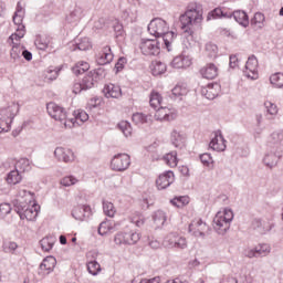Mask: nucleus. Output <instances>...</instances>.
<instances>
[{
	"mask_svg": "<svg viewBox=\"0 0 283 283\" xmlns=\"http://www.w3.org/2000/svg\"><path fill=\"white\" fill-rule=\"evenodd\" d=\"M148 32L155 39L161 40L166 50L171 52L174 50V41H176V33L169 31V24L161 18H155L148 24Z\"/></svg>",
	"mask_w": 283,
	"mask_h": 283,
	"instance_id": "1",
	"label": "nucleus"
},
{
	"mask_svg": "<svg viewBox=\"0 0 283 283\" xmlns=\"http://www.w3.org/2000/svg\"><path fill=\"white\" fill-rule=\"evenodd\" d=\"M181 30L187 36H192L193 25L202 21V10L197 3H190L184 14L180 15Z\"/></svg>",
	"mask_w": 283,
	"mask_h": 283,
	"instance_id": "2",
	"label": "nucleus"
},
{
	"mask_svg": "<svg viewBox=\"0 0 283 283\" xmlns=\"http://www.w3.org/2000/svg\"><path fill=\"white\" fill-rule=\"evenodd\" d=\"M233 221V211L226 209L223 212H218L213 218V228L219 235H224L229 229H231V222Z\"/></svg>",
	"mask_w": 283,
	"mask_h": 283,
	"instance_id": "3",
	"label": "nucleus"
},
{
	"mask_svg": "<svg viewBox=\"0 0 283 283\" xmlns=\"http://www.w3.org/2000/svg\"><path fill=\"white\" fill-rule=\"evenodd\" d=\"M18 112L19 105L15 103H12L8 107L0 109V120H2V123H4L6 125V127L0 126V134L10 132V125L12 124V120H14V117L17 116Z\"/></svg>",
	"mask_w": 283,
	"mask_h": 283,
	"instance_id": "4",
	"label": "nucleus"
},
{
	"mask_svg": "<svg viewBox=\"0 0 283 283\" xmlns=\"http://www.w3.org/2000/svg\"><path fill=\"white\" fill-rule=\"evenodd\" d=\"M139 49L144 56H158L160 54V40L156 39H142Z\"/></svg>",
	"mask_w": 283,
	"mask_h": 283,
	"instance_id": "5",
	"label": "nucleus"
},
{
	"mask_svg": "<svg viewBox=\"0 0 283 283\" xmlns=\"http://www.w3.org/2000/svg\"><path fill=\"white\" fill-rule=\"evenodd\" d=\"M46 111L51 118L59 120L64 127H67V111H65L63 106H59V104L51 102L46 104Z\"/></svg>",
	"mask_w": 283,
	"mask_h": 283,
	"instance_id": "6",
	"label": "nucleus"
},
{
	"mask_svg": "<svg viewBox=\"0 0 283 283\" xmlns=\"http://www.w3.org/2000/svg\"><path fill=\"white\" fill-rule=\"evenodd\" d=\"M164 244L168 249H179L180 251H185V249H187V238L181 237L176 232H171L164 239Z\"/></svg>",
	"mask_w": 283,
	"mask_h": 283,
	"instance_id": "7",
	"label": "nucleus"
},
{
	"mask_svg": "<svg viewBox=\"0 0 283 283\" xmlns=\"http://www.w3.org/2000/svg\"><path fill=\"white\" fill-rule=\"evenodd\" d=\"M132 165V158L127 154H117L111 161L113 171H127Z\"/></svg>",
	"mask_w": 283,
	"mask_h": 283,
	"instance_id": "8",
	"label": "nucleus"
},
{
	"mask_svg": "<svg viewBox=\"0 0 283 283\" xmlns=\"http://www.w3.org/2000/svg\"><path fill=\"white\" fill-rule=\"evenodd\" d=\"M274 224L273 221L269 218H264V219H253L252 223H251V228L253 229V231H256V233H260V235H265V233H269V231H271V229H273Z\"/></svg>",
	"mask_w": 283,
	"mask_h": 283,
	"instance_id": "9",
	"label": "nucleus"
},
{
	"mask_svg": "<svg viewBox=\"0 0 283 283\" xmlns=\"http://www.w3.org/2000/svg\"><path fill=\"white\" fill-rule=\"evenodd\" d=\"M23 14L22 13H14L13 15V23L18 25L17 32L11 34L9 40L10 41H21L25 36V25L23 24Z\"/></svg>",
	"mask_w": 283,
	"mask_h": 283,
	"instance_id": "10",
	"label": "nucleus"
},
{
	"mask_svg": "<svg viewBox=\"0 0 283 283\" xmlns=\"http://www.w3.org/2000/svg\"><path fill=\"white\" fill-rule=\"evenodd\" d=\"M175 176L174 171L168 170L164 174L159 175V177L156 180L157 189L159 191H163V189H167V187H171L174 185Z\"/></svg>",
	"mask_w": 283,
	"mask_h": 283,
	"instance_id": "11",
	"label": "nucleus"
},
{
	"mask_svg": "<svg viewBox=\"0 0 283 283\" xmlns=\"http://www.w3.org/2000/svg\"><path fill=\"white\" fill-rule=\"evenodd\" d=\"M54 156L59 163H74V151L70 148L56 147Z\"/></svg>",
	"mask_w": 283,
	"mask_h": 283,
	"instance_id": "12",
	"label": "nucleus"
},
{
	"mask_svg": "<svg viewBox=\"0 0 283 283\" xmlns=\"http://www.w3.org/2000/svg\"><path fill=\"white\" fill-rule=\"evenodd\" d=\"M56 266V259L54 256H46L40 264L39 275L45 277V275H50L54 268Z\"/></svg>",
	"mask_w": 283,
	"mask_h": 283,
	"instance_id": "13",
	"label": "nucleus"
},
{
	"mask_svg": "<svg viewBox=\"0 0 283 283\" xmlns=\"http://www.w3.org/2000/svg\"><path fill=\"white\" fill-rule=\"evenodd\" d=\"M205 231H209V226H207L202 219L192 221L189 224V232L192 233L196 238H205Z\"/></svg>",
	"mask_w": 283,
	"mask_h": 283,
	"instance_id": "14",
	"label": "nucleus"
},
{
	"mask_svg": "<svg viewBox=\"0 0 283 283\" xmlns=\"http://www.w3.org/2000/svg\"><path fill=\"white\" fill-rule=\"evenodd\" d=\"M90 216H92V208L87 205H80L72 210V217L81 222L87 220Z\"/></svg>",
	"mask_w": 283,
	"mask_h": 283,
	"instance_id": "15",
	"label": "nucleus"
},
{
	"mask_svg": "<svg viewBox=\"0 0 283 283\" xmlns=\"http://www.w3.org/2000/svg\"><path fill=\"white\" fill-rule=\"evenodd\" d=\"M248 78H258V57L251 55L245 63V71H243Z\"/></svg>",
	"mask_w": 283,
	"mask_h": 283,
	"instance_id": "16",
	"label": "nucleus"
},
{
	"mask_svg": "<svg viewBox=\"0 0 283 283\" xmlns=\"http://www.w3.org/2000/svg\"><path fill=\"white\" fill-rule=\"evenodd\" d=\"M220 94V84L210 83L207 86L201 87V96L208 98V101H213Z\"/></svg>",
	"mask_w": 283,
	"mask_h": 283,
	"instance_id": "17",
	"label": "nucleus"
},
{
	"mask_svg": "<svg viewBox=\"0 0 283 283\" xmlns=\"http://www.w3.org/2000/svg\"><path fill=\"white\" fill-rule=\"evenodd\" d=\"M280 158H282L280 150H274L273 148H270V153L265 154L263 163L265 167L273 169V167L277 165V160H280Z\"/></svg>",
	"mask_w": 283,
	"mask_h": 283,
	"instance_id": "18",
	"label": "nucleus"
},
{
	"mask_svg": "<svg viewBox=\"0 0 283 283\" xmlns=\"http://www.w3.org/2000/svg\"><path fill=\"white\" fill-rule=\"evenodd\" d=\"M282 142H283V132L276 130L270 135L268 147L270 149H274L275 151H280Z\"/></svg>",
	"mask_w": 283,
	"mask_h": 283,
	"instance_id": "19",
	"label": "nucleus"
},
{
	"mask_svg": "<svg viewBox=\"0 0 283 283\" xmlns=\"http://www.w3.org/2000/svg\"><path fill=\"white\" fill-rule=\"evenodd\" d=\"M227 140H224V136L222 134H216L209 144V148L213 149V151H224L227 149Z\"/></svg>",
	"mask_w": 283,
	"mask_h": 283,
	"instance_id": "20",
	"label": "nucleus"
},
{
	"mask_svg": "<svg viewBox=\"0 0 283 283\" xmlns=\"http://www.w3.org/2000/svg\"><path fill=\"white\" fill-rule=\"evenodd\" d=\"M114 61V53H112V48L105 46L97 57L98 65H107Z\"/></svg>",
	"mask_w": 283,
	"mask_h": 283,
	"instance_id": "21",
	"label": "nucleus"
},
{
	"mask_svg": "<svg viewBox=\"0 0 283 283\" xmlns=\"http://www.w3.org/2000/svg\"><path fill=\"white\" fill-rule=\"evenodd\" d=\"M103 92L106 98H120V96H123V91L120 90V86L115 84L105 85Z\"/></svg>",
	"mask_w": 283,
	"mask_h": 283,
	"instance_id": "22",
	"label": "nucleus"
},
{
	"mask_svg": "<svg viewBox=\"0 0 283 283\" xmlns=\"http://www.w3.org/2000/svg\"><path fill=\"white\" fill-rule=\"evenodd\" d=\"M170 65L175 70H184L185 67H189L191 65V59L189 56L179 55L170 62Z\"/></svg>",
	"mask_w": 283,
	"mask_h": 283,
	"instance_id": "23",
	"label": "nucleus"
},
{
	"mask_svg": "<svg viewBox=\"0 0 283 283\" xmlns=\"http://www.w3.org/2000/svg\"><path fill=\"white\" fill-rule=\"evenodd\" d=\"M91 49L92 42L90 41V38L77 39L75 43L71 45L72 52H76V50H80V52H86V50Z\"/></svg>",
	"mask_w": 283,
	"mask_h": 283,
	"instance_id": "24",
	"label": "nucleus"
},
{
	"mask_svg": "<svg viewBox=\"0 0 283 283\" xmlns=\"http://www.w3.org/2000/svg\"><path fill=\"white\" fill-rule=\"evenodd\" d=\"M200 74L203 78H208L213 81L218 76V66L216 64L210 63L200 70Z\"/></svg>",
	"mask_w": 283,
	"mask_h": 283,
	"instance_id": "25",
	"label": "nucleus"
},
{
	"mask_svg": "<svg viewBox=\"0 0 283 283\" xmlns=\"http://www.w3.org/2000/svg\"><path fill=\"white\" fill-rule=\"evenodd\" d=\"M231 17H233L234 21L239 25H242V28H249V14H247L243 10H238L232 13H228Z\"/></svg>",
	"mask_w": 283,
	"mask_h": 283,
	"instance_id": "26",
	"label": "nucleus"
},
{
	"mask_svg": "<svg viewBox=\"0 0 283 283\" xmlns=\"http://www.w3.org/2000/svg\"><path fill=\"white\" fill-rule=\"evenodd\" d=\"M264 21H266L264 13L256 12L254 13L253 18L250 20V25L254 28V30H262V28H264Z\"/></svg>",
	"mask_w": 283,
	"mask_h": 283,
	"instance_id": "27",
	"label": "nucleus"
},
{
	"mask_svg": "<svg viewBox=\"0 0 283 283\" xmlns=\"http://www.w3.org/2000/svg\"><path fill=\"white\" fill-rule=\"evenodd\" d=\"M51 41H52L51 36L38 35L34 43L38 50L45 51V50H49V48H52V45L50 44Z\"/></svg>",
	"mask_w": 283,
	"mask_h": 283,
	"instance_id": "28",
	"label": "nucleus"
},
{
	"mask_svg": "<svg viewBox=\"0 0 283 283\" xmlns=\"http://www.w3.org/2000/svg\"><path fill=\"white\" fill-rule=\"evenodd\" d=\"M156 117L158 120H174L176 114L171 113V109L167 107H159L157 108Z\"/></svg>",
	"mask_w": 283,
	"mask_h": 283,
	"instance_id": "29",
	"label": "nucleus"
},
{
	"mask_svg": "<svg viewBox=\"0 0 283 283\" xmlns=\"http://www.w3.org/2000/svg\"><path fill=\"white\" fill-rule=\"evenodd\" d=\"M11 43H12V49L10 51V56L14 61H19V59H21L23 54V50L25 49V46L21 45V43L14 42V40H11Z\"/></svg>",
	"mask_w": 283,
	"mask_h": 283,
	"instance_id": "30",
	"label": "nucleus"
},
{
	"mask_svg": "<svg viewBox=\"0 0 283 283\" xmlns=\"http://www.w3.org/2000/svg\"><path fill=\"white\" fill-rule=\"evenodd\" d=\"M150 72L153 76H160L161 74H165V72H167V64L160 61H155L150 65Z\"/></svg>",
	"mask_w": 283,
	"mask_h": 283,
	"instance_id": "31",
	"label": "nucleus"
},
{
	"mask_svg": "<svg viewBox=\"0 0 283 283\" xmlns=\"http://www.w3.org/2000/svg\"><path fill=\"white\" fill-rule=\"evenodd\" d=\"M133 123L135 125H145L151 123V115H145L143 113H135L132 116Z\"/></svg>",
	"mask_w": 283,
	"mask_h": 283,
	"instance_id": "32",
	"label": "nucleus"
},
{
	"mask_svg": "<svg viewBox=\"0 0 283 283\" xmlns=\"http://www.w3.org/2000/svg\"><path fill=\"white\" fill-rule=\"evenodd\" d=\"M81 19H83V8L81 7H75V9L66 15V21L69 23H76V21H81Z\"/></svg>",
	"mask_w": 283,
	"mask_h": 283,
	"instance_id": "33",
	"label": "nucleus"
},
{
	"mask_svg": "<svg viewBox=\"0 0 283 283\" xmlns=\"http://www.w3.org/2000/svg\"><path fill=\"white\" fill-rule=\"evenodd\" d=\"M231 19V15L227 12H224L221 8H216L212 11H210L207 15V21H211V19Z\"/></svg>",
	"mask_w": 283,
	"mask_h": 283,
	"instance_id": "34",
	"label": "nucleus"
},
{
	"mask_svg": "<svg viewBox=\"0 0 283 283\" xmlns=\"http://www.w3.org/2000/svg\"><path fill=\"white\" fill-rule=\"evenodd\" d=\"M39 216V210H36V206L32 205L29 210L25 211V213H22L20 219L21 220H28L29 222H32L36 220V217Z\"/></svg>",
	"mask_w": 283,
	"mask_h": 283,
	"instance_id": "35",
	"label": "nucleus"
},
{
	"mask_svg": "<svg viewBox=\"0 0 283 283\" xmlns=\"http://www.w3.org/2000/svg\"><path fill=\"white\" fill-rule=\"evenodd\" d=\"M21 180H23V176H21V172L17 169L11 170L7 175L8 185H19V182H21Z\"/></svg>",
	"mask_w": 283,
	"mask_h": 283,
	"instance_id": "36",
	"label": "nucleus"
},
{
	"mask_svg": "<svg viewBox=\"0 0 283 283\" xmlns=\"http://www.w3.org/2000/svg\"><path fill=\"white\" fill-rule=\"evenodd\" d=\"M32 205L28 203L27 201H22L21 199L15 200L13 207H14V211L18 213V216H22V213H25L27 210H29V208Z\"/></svg>",
	"mask_w": 283,
	"mask_h": 283,
	"instance_id": "37",
	"label": "nucleus"
},
{
	"mask_svg": "<svg viewBox=\"0 0 283 283\" xmlns=\"http://www.w3.org/2000/svg\"><path fill=\"white\" fill-rule=\"evenodd\" d=\"M171 143L175 147H182V145H185V134L178 130H172Z\"/></svg>",
	"mask_w": 283,
	"mask_h": 283,
	"instance_id": "38",
	"label": "nucleus"
},
{
	"mask_svg": "<svg viewBox=\"0 0 283 283\" xmlns=\"http://www.w3.org/2000/svg\"><path fill=\"white\" fill-rule=\"evenodd\" d=\"M153 220L157 227H164L165 222H167V214L163 210H157L153 216Z\"/></svg>",
	"mask_w": 283,
	"mask_h": 283,
	"instance_id": "39",
	"label": "nucleus"
},
{
	"mask_svg": "<svg viewBox=\"0 0 283 283\" xmlns=\"http://www.w3.org/2000/svg\"><path fill=\"white\" fill-rule=\"evenodd\" d=\"M90 70V63L87 62H77L73 67L72 72L73 74H76L78 76L80 74H85Z\"/></svg>",
	"mask_w": 283,
	"mask_h": 283,
	"instance_id": "40",
	"label": "nucleus"
},
{
	"mask_svg": "<svg viewBox=\"0 0 283 283\" xmlns=\"http://www.w3.org/2000/svg\"><path fill=\"white\" fill-rule=\"evenodd\" d=\"M256 258H266V255H269L271 253V248L269 247V244H259L254 248Z\"/></svg>",
	"mask_w": 283,
	"mask_h": 283,
	"instance_id": "41",
	"label": "nucleus"
},
{
	"mask_svg": "<svg viewBox=\"0 0 283 283\" xmlns=\"http://www.w3.org/2000/svg\"><path fill=\"white\" fill-rule=\"evenodd\" d=\"M15 169L20 174H23L25 171H30V169H32V166H30V160L29 159L22 158V159L17 161Z\"/></svg>",
	"mask_w": 283,
	"mask_h": 283,
	"instance_id": "42",
	"label": "nucleus"
},
{
	"mask_svg": "<svg viewBox=\"0 0 283 283\" xmlns=\"http://www.w3.org/2000/svg\"><path fill=\"white\" fill-rule=\"evenodd\" d=\"M164 160L169 167H177L178 166V153L171 151V153L166 154L164 156Z\"/></svg>",
	"mask_w": 283,
	"mask_h": 283,
	"instance_id": "43",
	"label": "nucleus"
},
{
	"mask_svg": "<svg viewBox=\"0 0 283 283\" xmlns=\"http://www.w3.org/2000/svg\"><path fill=\"white\" fill-rule=\"evenodd\" d=\"M17 249H19V244L14 241H4L2 243V251L4 253H11L14 255V253H17Z\"/></svg>",
	"mask_w": 283,
	"mask_h": 283,
	"instance_id": "44",
	"label": "nucleus"
},
{
	"mask_svg": "<svg viewBox=\"0 0 283 283\" xmlns=\"http://www.w3.org/2000/svg\"><path fill=\"white\" fill-rule=\"evenodd\" d=\"M270 83L273 87H283V73H274L270 76Z\"/></svg>",
	"mask_w": 283,
	"mask_h": 283,
	"instance_id": "45",
	"label": "nucleus"
},
{
	"mask_svg": "<svg viewBox=\"0 0 283 283\" xmlns=\"http://www.w3.org/2000/svg\"><path fill=\"white\" fill-rule=\"evenodd\" d=\"M96 83V80L90 73L82 80V86L84 87L85 92H87V90H92Z\"/></svg>",
	"mask_w": 283,
	"mask_h": 283,
	"instance_id": "46",
	"label": "nucleus"
},
{
	"mask_svg": "<svg viewBox=\"0 0 283 283\" xmlns=\"http://www.w3.org/2000/svg\"><path fill=\"white\" fill-rule=\"evenodd\" d=\"M103 211L108 218H114L116 214V208L114 207V203L109 201H103Z\"/></svg>",
	"mask_w": 283,
	"mask_h": 283,
	"instance_id": "47",
	"label": "nucleus"
},
{
	"mask_svg": "<svg viewBox=\"0 0 283 283\" xmlns=\"http://www.w3.org/2000/svg\"><path fill=\"white\" fill-rule=\"evenodd\" d=\"M149 103L153 109H159L160 103H163V96H160L159 93H151Z\"/></svg>",
	"mask_w": 283,
	"mask_h": 283,
	"instance_id": "48",
	"label": "nucleus"
},
{
	"mask_svg": "<svg viewBox=\"0 0 283 283\" xmlns=\"http://www.w3.org/2000/svg\"><path fill=\"white\" fill-rule=\"evenodd\" d=\"M42 251H52L54 247V239L52 237H45L40 241Z\"/></svg>",
	"mask_w": 283,
	"mask_h": 283,
	"instance_id": "49",
	"label": "nucleus"
},
{
	"mask_svg": "<svg viewBox=\"0 0 283 283\" xmlns=\"http://www.w3.org/2000/svg\"><path fill=\"white\" fill-rule=\"evenodd\" d=\"M88 74L94 77L96 83H98V81H103V78L107 76V72L103 67L95 69L91 71Z\"/></svg>",
	"mask_w": 283,
	"mask_h": 283,
	"instance_id": "50",
	"label": "nucleus"
},
{
	"mask_svg": "<svg viewBox=\"0 0 283 283\" xmlns=\"http://www.w3.org/2000/svg\"><path fill=\"white\" fill-rule=\"evenodd\" d=\"M126 238V244H136L140 240V233L138 232H124Z\"/></svg>",
	"mask_w": 283,
	"mask_h": 283,
	"instance_id": "51",
	"label": "nucleus"
},
{
	"mask_svg": "<svg viewBox=\"0 0 283 283\" xmlns=\"http://www.w3.org/2000/svg\"><path fill=\"white\" fill-rule=\"evenodd\" d=\"M86 266L91 275H97L101 271V263L98 261L87 262Z\"/></svg>",
	"mask_w": 283,
	"mask_h": 283,
	"instance_id": "52",
	"label": "nucleus"
},
{
	"mask_svg": "<svg viewBox=\"0 0 283 283\" xmlns=\"http://www.w3.org/2000/svg\"><path fill=\"white\" fill-rule=\"evenodd\" d=\"M187 87L185 85L181 84H177L172 90H171V94L172 96H175V98H178L179 96H185L187 95Z\"/></svg>",
	"mask_w": 283,
	"mask_h": 283,
	"instance_id": "53",
	"label": "nucleus"
},
{
	"mask_svg": "<svg viewBox=\"0 0 283 283\" xmlns=\"http://www.w3.org/2000/svg\"><path fill=\"white\" fill-rule=\"evenodd\" d=\"M118 128L124 134V136H126V138L132 136V124H129V122H125V120L120 122L118 124Z\"/></svg>",
	"mask_w": 283,
	"mask_h": 283,
	"instance_id": "54",
	"label": "nucleus"
},
{
	"mask_svg": "<svg viewBox=\"0 0 283 283\" xmlns=\"http://www.w3.org/2000/svg\"><path fill=\"white\" fill-rule=\"evenodd\" d=\"M113 227H112V222L109 221H103L99 227H98V234L99 235H107V233H109V231H112Z\"/></svg>",
	"mask_w": 283,
	"mask_h": 283,
	"instance_id": "55",
	"label": "nucleus"
},
{
	"mask_svg": "<svg viewBox=\"0 0 283 283\" xmlns=\"http://www.w3.org/2000/svg\"><path fill=\"white\" fill-rule=\"evenodd\" d=\"M90 119V115H87V113L85 111H78L77 114H75V118H71L70 123H72V125H74V123H76V120H81V123H85Z\"/></svg>",
	"mask_w": 283,
	"mask_h": 283,
	"instance_id": "56",
	"label": "nucleus"
},
{
	"mask_svg": "<svg viewBox=\"0 0 283 283\" xmlns=\"http://www.w3.org/2000/svg\"><path fill=\"white\" fill-rule=\"evenodd\" d=\"M206 52L210 59L216 57L218 54V45H216L214 43L208 42L206 44Z\"/></svg>",
	"mask_w": 283,
	"mask_h": 283,
	"instance_id": "57",
	"label": "nucleus"
},
{
	"mask_svg": "<svg viewBox=\"0 0 283 283\" xmlns=\"http://www.w3.org/2000/svg\"><path fill=\"white\" fill-rule=\"evenodd\" d=\"M170 202L171 205H174V207H177L178 209H180V207H185V205H189V200L187 199V197H178L171 199Z\"/></svg>",
	"mask_w": 283,
	"mask_h": 283,
	"instance_id": "58",
	"label": "nucleus"
},
{
	"mask_svg": "<svg viewBox=\"0 0 283 283\" xmlns=\"http://www.w3.org/2000/svg\"><path fill=\"white\" fill-rule=\"evenodd\" d=\"M264 107L270 116H275L277 114V105L274 103L266 101L264 102Z\"/></svg>",
	"mask_w": 283,
	"mask_h": 283,
	"instance_id": "59",
	"label": "nucleus"
},
{
	"mask_svg": "<svg viewBox=\"0 0 283 283\" xmlns=\"http://www.w3.org/2000/svg\"><path fill=\"white\" fill-rule=\"evenodd\" d=\"M12 211V207L10 203H1L0 205V220H3L6 216H8Z\"/></svg>",
	"mask_w": 283,
	"mask_h": 283,
	"instance_id": "60",
	"label": "nucleus"
},
{
	"mask_svg": "<svg viewBox=\"0 0 283 283\" xmlns=\"http://www.w3.org/2000/svg\"><path fill=\"white\" fill-rule=\"evenodd\" d=\"M76 182H78V180L74 176H67L61 180L63 187H72V185H76Z\"/></svg>",
	"mask_w": 283,
	"mask_h": 283,
	"instance_id": "61",
	"label": "nucleus"
},
{
	"mask_svg": "<svg viewBox=\"0 0 283 283\" xmlns=\"http://www.w3.org/2000/svg\"><path fill=\"white\" fill-rule=\"evenodd\" d=\"M200 160H201L202 165H205L206 167H209V165H211V163H213V158L211 157V154H209V153H205V154L200 155Z\"/></svg>",
	"mask_w": 283,
	"mask_h": 283,
	"instance_id": "62",
	"label": "nucleus"
},
{
	"mask_svg": "<svg viewBox=\"0 0 283 283\" xmlns=\"http://www.w3.org/2000/svg\"><path fill=\"white\" fill-rule=\"evenodd\" d=\"M98 251L96 250H91L86 253V259H87V262H97L96 260H98Z\"/></svg>",
	"mask_w": 283,
	"mask_h": 283,
	"instance_id": "63",
	"label": "nucleus"
},
{
	"mask_svg": "<svg viewBox=\"0 0 283 283\" xmlns=\"http://www.w3.org/2000/svg\"><path fill=\"white\" fill-rule=\"evenodd\" d=\"M114 242L115 244H127L125 232H118L117 234H115Z\"/></svg>",
	"mask_w": 283,
	"mask_h": 283,
	"instance_id": "64",
	"label": "nucleus"
}]
</instances>
